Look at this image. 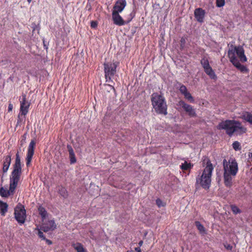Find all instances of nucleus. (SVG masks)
I'll return each mask as SVG.
<instances>
[{
	"instance_id": "1",
	"label": "nucleus",
	"mask_w": 252,
	"mask_h": 252,
	"mask_svg": "<svg viewBox=\"0 0 252 252\" xmlns=\"http://www.w3.org/2000/svg\"><path fill=\"white\" fill-rule=\"evenodd\" d=\"M236 55L242 63L247 61V58L245 55V51L243 48L241 46H234L232 45L228 51V57L230 62L242 73L248 72V69L246 66L240 63L237 58Z\"/></svg>"
},
{
	"instance_id": "2",
	"label": "nucleus",
	"mask_w": 252,
	"mask_h": 252,
	"mask_svg": "<svg viewBox=\"0 0 252 252\" xmlns=\"http://www.w3.org/2000/svg\"><path fill=\"white\" fill-rule=\"evenodd\" d=\"M223 165L224 184L226 187L230 188L232 186V177L236 176L238 171V164L233 158L228 161L224 159Z\"/></svg>"
},
{
	"instance_id": "3",
	"label": "nucleus",
	"mask_w": 252,
	"mask_h": 252,
	"mask_svg": "<svg viewBox=\"0 0 252 252\" xmlns=\"http://www.w3.org/2000/svg\"><path fill=\"white\" fill-rule=\"evenodd\" d=\"M206 164V167L202 173L198 175L196 178V184L199 185L203 189H209L211 182V177L214 167L211 161L208 158H205L203 161V164Z\"/></svg>"
},
{
	"instance_id": "4",
	"label": "nucleus",
	"mask_w": 252,
	"mask_h": 252,
	"mask_svg": "<svg viewBox=\"0 0 252 252\" xmlns=\"http://www.w3.org/2000/svg\"><path fill=\"white\" fill-rule=\"evenodd\" d=\"M218 129H224L229 136H231L235 132L239 131L240 133H244L246 129L241 126V124L238 121L234 120H225L220 123L217 126Z\"/></svg>"
},
{
	"instance_id": "5",
	"label": "nucleus",
	"mask_w": 252,
	"mask_h": 252,
	"mask_svg": "<svg viewBox=\"0 0 252 252\" xmlns=\"http://www.w3.org/2000/svg\"><path fill=\"white\" fill-rule=\"evenodd\" d=\"M151 102L155 112L158 114H167V106L165 97L160 93H154L151 95Z\"/></svg>"
},
{
	"instance_id": "6",
	"label": "nucleus",
	"mask_w": 252,
	"mask_h": 252,
	"mask_svg": "<svg viewBox=\"0 0 252 252\" xmlns=\"http://www.w3.org/2000/svg\"><path fill=\"white\" fill-rule=\"evenodd\" d=\"M20 100V113L18 115V118L17 123L19 124L21 122L20 119V115L25 116L28 113L29 108L30 105V103L26 100V94H23L22 98Z\"/></svg>"
},
{
	"instance_id": "7",
	"label": "nucleus",
	"mask_w": 252,
	"mask_h": 252,
	"mask_svg": "<svg viewBox=\"0 0 252 252\" xmlns=\"http://www.w3.org/2000/svg\"><path fill=\"white\" fill-rule=\"evenodd\" d=\"M117 67V63H104L105 77L106 81H108V78L111 80V77L116 73Z\"/></svg>"
},
{
	"instance_id": "8",
	"label": "nucleus",
	"mask_w": 252,
	"mask_h": 252,
	"mask_svg": "<svg viewBox=\"0 0 252 252\" xmlns=\"http://www.w3.org/2000/svg\"><path fill=\"white\" fill-rule=\"evenodd\" d=\"M14 215L16 220H25L26 215L24 206L20 203L18 204L14 209Z\"/></svg>"
},
{
	"instance_id": "9",
	"label": "nucleus",
	"mask_w": 252,
	"mask_h": 252,
	"mask_svg": "<svg viewBox=\"0 0 252 252\" xmlns=\"http://www.w3.org/2000/svg\"><path fill=\"white\" fill-rule=\"evenodd\" d=\"M36 143L34 140H32L30 142V143L29 145L28 148V152L27 154V157L26 158V165L28 167L30 165L33 155L34 152V148L35 146Z\"/></svg>"
},
{
	"instance_id": "10",
	"label": "nucleus",
	"mask_w": 252,
	"mask_h": 252,
	"mask_svg": "<svg viewBox=\"0 0 252 252\" xmlns=\"http://www.w3.org/2000/svg\"><path fill=\"white\" fill-rule=\"evenodd\" d=\"M179 105L182 107L188 113L189 117H195L196 116L195 109L193 108L192 106L186 103L184 101L180 100L179 102Z\"/></svg>"
},
{
	"instance_id": "11",
	"label": "nucleus",
	"mask_w": 252,
	"mask_h": 252,
	"mask_svg": "<svg viewBox=\"0 0 252 252\" xmlns=\"http://www.w3.org/2000/svg\"><path fill=\"white\" fill-rule=\"evenodd\" d=\"M22 173L12 171L10 176V184L11 189H16L20 180Z\"/></svg>"
},
{
	"instance_id": "12",
	"label": "nucleus",
	"mask_w": 252,
	"mask_h": 252,
	"mask_svg": "<svg viewBox=\"0 0 252 252\" xmlns=\"http://www.w3.org/2000/svg\"><path fill=\"white\" fill-rule=\"evenodd\" d=\"M112 20L114 24L117 26H123L126 24L125 21L123 18L120 15L119 13L116 11H112Z\"/></svg>"
},
{
	"instance_id": "13",
	"label": "nucleus",
	"mask_w": 252,
	"mask_h": 252,
	"mask_svg": "<svg viewBox=\"0 0 252 252\" xmlns=\"http://www.w3.org/2000/svg\"><path fill=\"white\" fill-rule=\"evenodd\" d=\"M13 166V171L22 173V163L19 152H17L16 154L15 163Z\"/></svg>"
},
{
	"instance_id": "14",
	"label": "nucleus",
	"mask_w": 252,
	"mask_h": 252,
	"mask_svg": "<svg viewBox=\"0 0 252 252\" xmlns=\"http://www.w3.org/2000/svg\"><path fill=\"white\" fill-rule=\"evenodd\" d=\"M56 228L54 221H44L40 226V229L44 232L52 231Z\"/></svg>"
},
{
	"instance_id": "15",
	"label": "nucleus",
	"mask_w": 252,
	"mask_h": 252,
	"mask_svg": "<svg viewBox=\"0 0 252 252\" xmlns=\"http://www.w3.org/2000/svg\"><path fill=\"white\" fill-rule=\"evenodd\" d=\"M126 5V0H118L113 6V11L120 13L122 12Z\"/></svg>"
},
{
	"instance_id": "16",
	"label": "nucleus",
	"mask_w": 252,
	"mask_h": 252,
	"mask_svg": "<svg viewBox=\"0 0 252 252\" xmlns=\"http://www.w3.org/2000/svg\"><path fill=\"white\" fill-rule=\"evenodd\" d=\"M205 11L202 8H198L194 11V16L198 22H202L205 16Z\"/></svg>"
},
{
	"instance_id": "17",
	"label": "nucleus",
	"mask_w": 252,
	"mask_h": 252,
	"mask_svg": "<svg viewBox=\"0 0 252 252\" xmlns=\"http://www.w3.org/2000/svg\"><path fill=\"white\" fill-rule=\"evenodd\" d=\"M16 189H11L10 185H9V189L7 190L3 187L0 188V194L2 197H7L10 195H13Z\"/></svg>"
},
{
	"instance_id": "18",
	"label": "nucleus",
	"mask_w": 252,
	"mask_h": 252,
	"mask_svg": "<svg viewBox=\"0 0 252 252\" xmlns=\"http://www.w3.org/2000/svg\"><path fill=\"white\" fill-rule=\"evenodd\" d=\"M11 162V155H8L6 156L4 159L3 163V167H2V172L3 173H5L7 172L9 167L10 165Z\"/></svg>"
},
{
	"instance_id": "19",
	"label": "nucleus",
	"mask_w": 252,
	"mask_h": 252,
	"mask_svg": "<svg viewBox=\"0 0 252 252\" xmlns=\"http://www.w3.org/2000/svg\"><path fill=\"white\" fill-rule=\"evenodd\" d=\"M67 149L69 153V158L70 159V164H74L76 162V159L74 151L70 145H67Z\"/></svg>"
},
{
	"instance_id": "20",
	"label": "nucleus",
	"mask_w": 252,
	"mask_h": 252,
	"mask_svg": "<svg viewBox=\"0 0 252 252\" xmlns=\"http://www.w3.org/2000/svg\"><path fill=\"white\" fill-rule=\"evenodd\" d=\"M8 205L6 203L0 201V214L4 216L7 212Z\"/></svg>"
},
{
	"instance_id": "21",
	"label": "nucleus",
	"mask_w": 252,
	"mask_h": 252,
	"mask_svg": "<svg viewBox=\"0 0 252 252\" xmlns=\"http://www.w3.org/2000/svg\"><path fill=\"white\" fill-rule=\"evenodd\" d=\"M204 71L205 73L210 76V77L212 79H215L216 78V75L213 71L212 67L210 66L207 67H205L204 68Z\"/></svg>"
},
{
	"instance_id": "22",
	"label": "nucleus",
	"mask_w": 252,
	"mask_h": 252,
	"mask_svg": "<svg viewBox=\"0 0 252 252\" xmlns=\"http://www.w3.org/2000/svg\"><path fill=\"white\" fill-rule=\"evenodd\" d=\"M39 214L41 216L43 220L45 219L47 216L48 213L45 208L41 205H39L38 207Z\"/></svg>"
},
{
	"instance_id": "23",
	"label": "nucleus",
	"mask_w": 252,
	"mask_h": 252,
	"mask_svg": "<svg viewBox=\"0 0 252 252\" xmlns=\"http://www.w3.org/2000/svg\"><path fill=\"white\" fill-rule=\"evenodd\" d=\"M58 192L63 198H67L68 195V192L64 187L63 186L60 187V189H59Z\"/></svg>"
},
{
	"instance_id": "24",
	"label": "nucleus",
	"mask_w": 252,
	"mask_h": 252,
	"mask_svg": "<svg viewBox=\"0 0 252 252\" xmlns=\"http://www.w3.org/2000/svg\"><path fill=\"white\" fill-rule=\"evenodd\" d=\"M242 117L244 120L252 125V114L251 113L245 112L243 114Z\"/></svg>"
},
{
	"instance_id": "25",
	"label": "nucleus",
	"mask_w": 252,
	"mask_h": 252,
	"mask_svg": "<svg viewBox=\"0 0 252 252\" xmlns=\"http://www.w3.org/2000/svg\"><path fill=\"white\" fill-rule=\"evenodd\" d=\"M193 166V164H191L190 163H188L187 161H185L184 163H182L180 165V168L183 170H188L191 168Z\"/></svg>"
},
{
	"instance_id": "26",
	"label": "nucleus",
	"mask_w": 252,
	"mask_h": 252,
	"mask_svg": "<svg viewBox=\"0 0 252 252\" xmlns=\"http://www.w3.org/2000/svg\"><path fill=\"white\" fill-rule=\"evenodd\" d=\"M200 63H201L202 67H203V68L210 66L209 64V62L208 59L206 57H203L201 59V60L200 61Z\"/></svg>"
},
{
	"instance_id": "27",
	"label": "nucleus",
	"mask_w": 252,
	"mask_h": 252,
	"mask_svg": "<svg viewBox=\"0 0 252 252\" xmlns=\"http://www.w3.org/2000/svg\"><path fill=\"white\" fill-rule=\"evenodd\" d=\"M73 247L78 252H86L85 249L80 243L74 244Z\"/></svg>"
},
{
	"instance_id": "28",
	"label": "nucleus",
	"mask_w": 252,
	"mask_h": 252,
	"mask_svg": "<svg viewBox=\"0 0 252 252\" xmlns=\"http://www.w3.org/2000/svg\"><path fill=\"white\" fill-rule=\"evenodd\" d=\"M196 226L201 234H205L206 233L205 229L204 226L201 224L199 221L196 222Z\"/></svg>"
},
{
	"instance_id": "29",
	"label": "nucleus",
	"mask_w": 252,
	"mask_h": 252,
	"mask_svg": "<svg viewBox=\"0 0 252 252\" xmlns=\"http://www.w3.org/2000/svg\"><path fill=\"white\" fill-rule=\"evenodd\" d=\"M183 95H184L185 98L190 102H192L194 101L193 97L188 91L184 94Z\"/></svg>"
},
{
	"instance_id": "30",
	"label": "nucleus",
	"mask_w": 252,
	"mask_h": 252,
	"mask_svg": "<svg viewBox=\"0 0 252 252\" xmlns=\"http://www.w3.org/2000/svg\"><path fill=\"white\" fill-rule=\"evenodd\" d=\"M41 229L40 228H38V226H37V227L35 229V231H37V234L38 235V236L41 238L42 240H45V236H44L43 235V232H42L41 231Z\"/></svg>"
},
{
	"instance_id": "31",
	"label": "nucleus",
	"mask_w": 252,
	"mask_h": 252,
	"mask_svg": "<svg viewBox=\"0 0 252 252\" xmlns=\"http://www.w3.org/2000/svg\"><path fill=\"white\" fill-rule=\"evenodd\" d=\"M232 146H233V149L235 151H239V150H240L241 149L240 144L238 141L234 142L232 144Z\"/></svg>"
},
{
	"instance_id": "32",
	"label": "nucleus",
	"mask_w": 252,
	"mask_h": 252,
	"mask_svg": "<svg viewBox=\"0 0 252 252\" xmlns=\"http://www.w3.org/2000/svg\"><path fill=\"white\" fill-rule=\"evenodd\" d=\"M231 208L232 211L235 214H237L240 213V210L239 209V208L235 205H231Z\"/></svg>"
},
{
	"instance_id": "33",
	"label": "nucleus",
	"mask_w": 252,
	"mask_h": 252,
	"mask_svg": "<svg viewBox=\"0 0 252 252\" xmlns=\"http://www.w3.org/2000/svg\"><path fill=\"white\" fill-rule=\"evenodd\" d=\"M225 4V0H216V6L218 7H221Z\"/></svg>"
},
{
	"instance_id": "34",
	"label": "nucleus",
	"mask_w": 252,
	"mask_h": 252,
	"mask_svg": "<svg viewBox=\"0 0 252 252\" xmlns=\"http://www.w3.org/2000/svg\"><path fill=\"white\" fill-rule=\"evenodd\" d=\"M156 204L159 207H163L165 205V203L163 202L161 199L158 198L156 200Z\"/></svg>"
},
{
	"instance_id": "35",
	"label": "nucleus",
	"mask_w": 252,
	"mask_h": 252,
	"mask_svg": "<svg viewBox=\"0 0 252 252\" xmlns=\"http://www.w3.org/2000/svg\"><path fill=\"white\" fill-rule=\"evenodd\" d=\"M179 90L182 94L188 91L187 87L184 85H181Z\"/></svg>"
},
{
	"instance_id": "36",
	"label": "nucleus",
	"mask_w": 252,
	"mask_h": 252,
	"mask_svg": "<svg viewBox=\"0 0 252 252\" xmlns=\"http://www.w3.org/2000/svg\"><path fill=\"white\" fill-rule=\"evenodd\" d=\"M97 26V23L95 21H92L91 24V27L93 28H95Z\"/></svg>"
},
{
	"instance_id": "37",
	"label": "nucleus",
	"mask_w": 252,
	"mask_h": 252,
	"mask_svg": "<svg viewBox=\"0 0 252 252\" xmlns=\"http://www.w3.org/2000/svg\"><path fill=\"white\" fill-rule=\"evenodd\" d=\"M13 109V105L12 104H9L8 107V110L9 112L12 111Z\"/></svg>"
},
{
	"instance_id": "38",
	"label": "nucleus",
	"mask_w": 252,
	"mask_h": 252,
	"mask_svg": "<svg viewBox=\"0 0 252 252\" xmlns=\"http://www.w3.org/2000/svg\"><path fill=\"white\" fill-rule=\"evenodd\" d=\"M46 243L48 244V245H51L52 244V242L51 240H49V239H47L45 238V240H44Z\"/></svg>"
},
{
	"instance_id": "39",
	"label": "nucleus",
	"mask_w": 252,
	"mask_h": 252,
	"mask_svg": "<svg viewBox=\"0 0 252 252\" xmlns=\"http://www.w3.org/2000/svg\"><path fill=\"white\" fill-rule=\"evenodd\" d=\"M225 247L227 250H231L232 248V247L230 245H225Z\"/></svg>"
},
{
	"instance_id": "40",
	"label": "nucleus",
	"mask_w": 252,
	"mask_h": 252,
	"mask_svg": "<svg viewBox=\"0 0 252 252\" xmlns=\"http://www.w3.org/2000/svg\"><path fill=\"white\" fill-rule=\"evenodd\" d=\"M135 250L137 252H141V249L140 248H135Z\"/></svg>"
},
{
	"instance_id": "41",
	"label": "nucleus",
	"mask_w": 252,
	"mask_h": 252,
	"mask_svg": "<svg viewBox=\"0 0 252 252\" xmlns=\"http://www.w3.org/2000/svg\"><path fill=\"white\" fill-rule=\"evenodd\" d=\"M143 244V241H140L139 243H138V245L140 247H141Z\"/></svg>"
},
{
	"instance_id": "42",
	"label": "nucleus",
	"mask_w": 252,
	"mask_h": 252,
	"mask_svg": "<svg viewBox=\"0 0 252 252\" xmlns=\"http://www.w3.org/2000/svg\"><path fill=\"white\" fill-rule=\"evenodd\" d=\"M19 222L21 223V224H22L24 223V222L25 221H19Z\"/></svg>"
},
{
	"instance_id": "43",
	"label": "nucleus",
	"mask_w": 252,
	"mask_h": 252,
	"mask_svg": "<svg viewBox=\"0 0 252 252\" xmlns=\"http://www.w3.org/2000/svg\"><path fill=\"white\" fill-rule=\"evenodd\" d=\"M32 0H27L28 2L30 3Z\"/></svg>"
},
{
	"instance_id": "44",
	"label": "nucleus",
	"mask_w": 252,
	"mask_h": 252,
	"mask_svg": "<svg viewBox=\"0 0 252 252\" xmlns=\"http://www.w3.org/2000/svg\"><path fill=\"white\" fill-rule=\"evenodd\" d=\"M185 41V40L184 39H181V42H184Z\"/></svg>"
},
{
	"instance_id": "45",
	"label": "nucleus",
	"mask_w": 252,
	"mask_h": 252,
	"mask_svg": "<svg viewBox=\"0 0 252 252\" xmlns=\"http://www.w3.org/2000/svg\"><path fill=\"white\" fill-rule=\"evenodd\" d=\"M112 81L111 79L109 80V78H108V81L107 82H109L110 81Z\"/></svg>"
},
{
	"instance_id": "46",
	"label": "nucleus",
	"mask_w": 252,
	"mask_h": 252,
	"mask_svg": "<svg viewBox=\"0 0 252 252\" xmlns=\"http://www.w3.org/2000/svg\"><path fill=\"white\" fill-rule=\"evenodd\" d=\"M126 252H132V251H128Z\"/></svg>"
},
{
	"instance_id": "47",
	"label": "nucleus",
	"mask_w": 252,
	"mask_h": 252,
	"mask_svg": "<svg viewBox=\"0 0 252 252\" xmlns=\"http://www.w3.org/2000/svg\"><path fill=\"white\" fill-rule=\"evenodd\" d=\"M142 2H143L145 1V0H141Z\"/></svg>"
}]
</instances>
